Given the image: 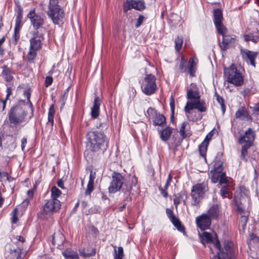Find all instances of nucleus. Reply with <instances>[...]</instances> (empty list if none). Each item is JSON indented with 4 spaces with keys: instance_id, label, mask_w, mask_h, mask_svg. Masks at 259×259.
<instances>
[{
    "instance_id": "f257e3e1",
    "label": "nucleus",
    "mask_w": 259,
    "mask_h": 259,
    "mask_svg": "<svg viewBox=\"0 0 259 259\" xmlns=\"http://www.w3.org/2000/svg\"><path fill=\"white\" fill-rule=\"evenodd\" d=\"M86 146L93 152L103 154L108 147V140L104 133L90 131L86 134Z\"/></svg>"
},
{
    "instance_id": "f03ea898",
    "label": "nucleus",
    "mask_w": 259,
    "mask_h": 259,
    "mask_svg": "<svg viewBox=\"0 0 259 259\" xmlns=\"http://www.w3.org/2000/svg\"><path fill=\"white\" fill-rule=\"evenodd\" d=\"M124 177L119 172H113L112 175V181L108 188L110 193H115L122 188V191L124 194H127L129 196L127 198V201H131L132 197L130 196L131 191L133 186H136L137 180L135 177L130 178L128 182L124 183Z\"/></svg>"
},
{
    "instance_id": "7ed1b4c3",
    "label": "nucleus",
    "mask_w": 259,
    "mask_h": 259,
    "mask_svg": "<svg viewBox=\"0 0 259 259\" xmlns=\"http://www.w3.org/2000/svg\"><path fill=\"white\" fill-rule=\"evenodd\" d=\"M187 98L189 100L187 101L184 110L186 113H190L191 111L194 109H197L200 112H204L206 110V105L204 100H200V96L196 84L192 83L190 88L187 91Z\"/></svg>"
},
{
    "instance_id": "20e7f679",
    "label": "nucleus",
    "mask_w": 259,
    "mask_h": 259,
    "mask_svg": "<svg viewBox=\"0 0 259 259\" xmlns=\"http://www.w3.org/2000/svg\"><path fill=\"white\" fill-rule=\"evenodd\" d=\"M224 75L228 83H232L236 87H240L243 83L244 77L234 64L225 69Z\"/></svg>"
},
{
    "instance_id": "39448f33",
    "label": "nucleus",
    "mask_w": 259,
    "mask_h": 259,
    "mask_svg": "<svg viewBox=\"0 0 259 259\" xmlns=\"http://www.w3.org/2000/svg\"><path fill=\"white\" fill-rule=\"evenodd\" d=\"M214 245L218 251V255H214L212 259H232L234 257L233 243L232 242H225L223 248H221L219 240H217Z\"/></svg>"
},
{
    "instance_id": "423d86ee",
    "label": "nucleus",
    "mask_w": 259,
    "mask_h": 259,
    "mask_svg": "<svg viewBox=\"0 0 259 259\" xmlns=\"http://www.w3.org/2000/svg\"><path fill=\"white\" fill-rule=\"evenodd\" d=\"M59 0H50L49 10L47 12L49 17L54 23L58 24L64 17V11L58 5Z\"/></svg>"
},
{
    "instance_id": "0eeeda50",
    "label": "nucleus",
    "mask_w": 259,
    "mask_h": 259,
    "mask_svg": "<svg viewBox=\"0 0 259 259\" xmlns=\"http://www.w3.org/2000/svg\"><path fill=\"white\" fill-rule=\"evenodd\" d=\"M208 190L207 183L203 182L193 186L191 189V195L193 200L192 205L198 204L200 200L204 197L206 191Z\"/></svg>"
},
{
    "instance_id": "6e6552de",
    "label": "nucleus",
    "mask_w": 259,
    "mask_h": 259,
    "mask_svg": "<svg viewBox=\"0 0 259 259\" xmlns=\"http://www.w3.org/2000/svg\"><path fill=\"white\" fill-rule=\"evenodd\" d=\"M27 17L29 19L30 24L33 28V31L45 32L46 29L44 27L45 17L37 14L35 9H33L30 11L27 15Z\"/></svg>"
},
{
    "instance_id": "1a4fd4ad",
    "label": "nucleus",
    "mask_w": 259,
    "mask_h": 259,
    "mask_svg": "<svg viewBox=\"0 0 259 259\" xmlns=\"http://www.w3.org/2000/svg\"><path fill=\"white\" fill-rule=\"evenodd\" d=\"M27 115V112L22 107L17 106L12 108L9 112V120L10 123L15 125L24 121Z\"/></svg>"
},
{
    "instance_id": "9d476101",
    "label": "nucleus",
    "mask_w": 259,
    "mask_h": 259,
    "mask_svg": "<svg viewBox=\"0 0 259 259\" xmlns=\"http://www.w3.org/2000/svg\"><path fill=\"white\" fill-rule=\"evenodd\" d=\"M222 163L219 162L214 164V168L210 171L211 174V181L216 183L219 182L220 184H226L228 182L226 174L223 172Z\"/></svg>"
},
{
    "instance_id": "9b49d317",
    "label": "nucleus",
    "mask_w": 259,
    "mask_h": 259,
    "mask_svg": "<svg viewBox=\"0 0 259 259\" xmlns=\"http://www.w3.org/2000/svg\"><path fill=\"white\" fill-rule=\"evenodd\" d=\"M155 81L154 75L151 74L146 75L141 85L142 91L145 94L149 96L155 93L157 89Z\"/></svg>"
},
{
    "instance_id": "f8f14e48",
    "label": "nucleus",
    "mask_w": 259,
    "mask_h": 259,
    "mask_svg": "<svg viewBox=\"0 0 259 259\" xmlns=\"http://www.w3.org/2000/svg\"><path fill=\"white\" fill-rule=\"evenodd\" d=\"M61 207L60 202L59 200L50 199L46 203L43 207L42 210L40 212V217L45 218L44 214H48L58 211Z\"/></svg>"
},
{
    "instance_id": "ddd939ff",
    "label": "nucleus",
    "mask_w": 259,
    "mask_h": 259,
    "mask_svg": "<svg viewBox=\"0 0 259 259\" xmlns=\"http://www.w3.org/2000/svg\"><path fill=\"white\" fill-rule=\"evenodd\" d=\"M29 34L31 35L30 39V48L34 50H38L41 48L42 41L44 39V32L31 31Z\"/></svg>"
},
{
    "instance_id": "4468645a",
    "label": "nucleus",
    "mask_w": 259,
    "mask_h": 259,
    "mask_svg": "<svg viewBox=\"0 0 259 259\" xmlns=\"http://www.w3.org/2000/svg\"><path fill=\"white\" fill-rule=\"evenodd\" d=\"M123 11L124 13H126L128 10L132 9H135L138 11H142L145 8V3L143 1L141 0H126L123 4Z\"/></svg>"
},
{
    "instance_id": "2eb2a0df",
    "label": "nucleus",
    "mask_w": 259,
    "mask_h": 259,
    "mask_svg": "<svg viewBox=\"0 0 259 259\" xmlns=\"http://www.w3.org/2000/svg\"><path fill=\"white\" fill-rule=\"evenodd\" d=\"M255 136L254 132L249 128L245 131L244 135H240L238 139V143L241 145H244L248 146H251L254 141Z\"/></svg>"
},
{
    "instance_id": "dca6fc26",
    "label": "nucleus",
    "mask_w": 259,
    "mask_h": 259,
    "mask_svg": "<svg viewBox=\"0 0 259 259\" xmlns=\"http://www.w3.org/2000/svg\"><path fill=\"white\" fill-rule=\"evenodd\" d=\"M211 219L206 213H203L196 219L197 226L201 230L208 229L211 225Z\"/></svg>"
},
{
    "instance_id": "f3484780",
    "label": "nucleus",
    "mask_w": 259,
    "mask_h": 259,
    "mask_svg": "<svg viewBox=\"0 0 259 259\" xmlns=\"http://www.w3.org/2000/svg\"><path fill=\"white\" fill-rule=\"evenodd\" d=\"M222 37V41L219 43V46L222 51H226L235 43V39L233 35L229 34H226Z\"/></svg>"
},
{
    "instance_id": "a211bd4d",
    "label": "nucleus",
    "mask_w": 259,
    "mask_h": 259,
    "mask_svg": "<svg viewBox=\"0 0 259 259\" xmlns=\"http://www.w3.org/2000/svg\"><path fill=\"white\" fill-rule=\"evenodd\" d=\"M241 54L243 57L246 59V62L255 67V59L257 57V53L245 49L241 51Z\"/></svg>"
},
{
    "instance_id": "6ab92c4d",
    "label": "nucleus",
    "mask_w": 259,
    "mask_h": 259,
    "mask_svg": "<svg viewBox=\"0 0 259 259\" xmlns=\"http://www.w3.org/2000/svg\"><path fill=\"white\" fill-rule=\"evenodd\" d=\"M101 103V101L100 98L96 97L94 99L93 106L91 108V115L92 118L95 119L99 116Z\"/></svg>"
},
{
    "instance_id": "aec40b11",
    "label": "nucleus",
    "mask_w": 259,
    "mask_h": 259,
    "mask_svg": "<svg viewBox=\"0 0 259 259\" xmlns=\"http://www.w3.org/2000/svg\"><path fill=\"white\" fill-rule=\"evenodd\" d=\"M259 31L256 30V31L249 32L248 33H245L243 35V37L245 41H251L254 44H256L259 41Z\"/></svg>"
},
{
    "instance_id": "412c9836",
    "label": "nucleus",
    "mask_w": 259,
    "mask_h": 259,
    "mask_svg": "<svg viewBox=\"0 0 259 259\" xmlns=\"http://www.w3.org/2000/svg\"><path fill=\"white\" fill-rule=\"evenodd\" d=\"M220 213V206L218 204H213L208 210L206 214L211 219L216 220L218 218Z\"/></svg>"
},
{
    "instance_id": "4be33fe9",
    "label": "nucleus",
    "mask_w": 259,
    "mask_h": 259,
    "mask_svg": "<svg viewBox=\"0 0 259 259\" xmlns=\"http://www.w3.org/2000/svg\"><path fill=\"white\" fill-rule=\"evenodd\" d=\"M197 64V60L196 57H192L189 61V64L188 66V72L193 77L195 76V73L196 70V66Z\"/></svg>"
},
{
    "instance_id": "5701e85b",
    "label": "nucleus",
    "mask_w": 259,
    "mask_h": 259,
    "mask_svg": "<svg viewBox=\"0 0 259 259\" xmlns=\"http://www.w3.org/2000/svg\"><path fill=\"white\" fill-rule=\"evenodd\" d=\"M95 179V173L93 174L92 171L91 172L90 175L89 181L87 185V189L85 192L86 196L90 195L94 189V183Z\"/></svg>"
},
{
    "instance_id": "b1692460",
    "label": "nucleus",
    "mask_w": 259,
    "mask_h": 259,
    "mask_svg": "<svg viewBox=\"0 0 259 259\" xmlns=\"http://www.w3.org/2000/svg\"><path fill=\"white\" fill-rule=\"evenodd\" d=\"M22 250L19 247L11 249L9 254L6 256V259H21Z\"/></svg>"
},
{
    "instance_id": "393cba45",
    "label": "nucleus",
    "mask_w": 259,
    "mask_h": 259,
    "mask_svg": "<svg viewBox=\"0 0 259 259\" xmlns=\"http://www.w3.org/2000/svg\"><path fill=\"white\" fill-rule=\"evenodd\" d=\"M62 254L65 259H80L77 252L70 248L64 250Z\"/></svg>"
},
{
    "instance_id": "a878e982",
    "label": "nucleus",
    "mask_w": 259,
    "mask_h": 259,
    "mask_svg": "<svg viewBox=\"0 0 259 259\" xmlns=\"http://www.w3.org/2000/svg\"><path fill=\"white\" fill-rule=\"evenodd\" d=\"M2 76L4 78L5 80L7 82L11 81L13 79L11 70L10 68L7 67V66L4 65L2 67Z\"/></svg>"
},
{
    "instance_id": "bb28decb",
    "label": "nucleus",
    "mask_w": 259,
    "mask_h": 259,
    "mask_svg": "<svg viewBox=\"0 0 259 259\" xmlns=\"http://www.w3.org/2000/svg\"><path fill=\"white\" fill-rule=\"evenodd\" d=\"M174 203L176 206V208H177L178 205L181 203L182 200H183L184 197H186V198H187V195L185 192L181 191L179 193L174 194Z\"/></svg>"
},
{
    "instance_id": "cd10ccee",
    "label": "nucleus",
    "mask_w": 259,
    "mask_h": 259,
    "mask_svg": "<svg viewBox=\"0 0 259 259\" xmlns=\"http://www.w3.org/2000/svg\"><path fill=\"white\" fill-rule=\"evenodd\" d=\"M55 113V108L53 105H51L49 108L48 112V121L47 125L50 126L51 128L53 127L54 125V116Z\"/></svg>"
},
{
    "instance_id": "c85d7f7f",
    "label": "nucleus",
    "mask_w": 259,
    "mask_h": 259,
    "mask_svg": "<svg viewBox=\"0 0 259 259\" xmlns=\"http://www.w3.org/2000/svg\"><path fill=\"white\" fill-rule=\"evenodd\" d=\"M79 253L81 256L87 258L94 256L96 254V249L95 248H92L91 251H90L88 249L86 250L85 248H83L79 249Z\"/></svg>"
},
{
    "instance_id": "c756f323",
    "label": "nucleus",
    "mask_w": 259,
    "mask_h": 259,
    "mask_svg": "<svg viewBox=\"0 0 259 259\" xmlns=\"http://www.w3.org/2000/svg\"><path fill=\"white\" fill-rule=\"evenodd\" d=\"M214 24L222 22L223 19L222 11L219 9H214L213 12Z\"/></svg>"
},
{
    "instance_id": "7c9ffc66",
    "label": "nucleus",
    "mask_w": 259,
    "mask_h": 259,
    "mask_svg": "<svg viewBox=\"0 0 259 259\" xmlns=\"http://www.w3.org/2000/svg\"><path fill=\"white\" fill-rule=\"evenodd\" d=\"M171 133L172 128L169 127H167L161 132L160 138L163 141H166L169 139Z\"/></svg>"
},
{
    "instance_id": "2f4dec72",
    "label": "nucleus",
    "mask_w": 259,
    "mask_h": 259,
    "mask_svg": "<svg viewBox=\"0 0 259 259\" xmlns=\"http://www.w3.org/2000/svg\"><path fill=\"white\" fill-rule=\"evenodd\" d=\"M153 125H162V124L165 122V117L161 114L158 113L153 119H152Z\"/></svg>"
},
{
    "instance_id": "473e14b6",
    "label": "nucleus",
    "mask_w": 259,
    "mask_h": 259,
    "mask_svg": "<svg viewBox=\"0 0 259 259\" xmlns=\"http://www.w3.org/2000/svg\"><path fill=\"white\" fill-rule=\"evenodd\" d=\"M199 236L201 239V242L203 244L205 243H208L212 242V238L211 234L207 232H203L202 234L199 233Z\"/></svg>"
},
{
    "instance_id": "72a5a7b5",
    "label": "nucleus",
    "mask_w": 259,
    "mask_h": 259,
    "mask_svg": "<svg viewBox=\"0 0 259 259\" xmlns=\"http://www.w3.org/2000/svg\"><path fill=\"white\" fill-rule=\"evenodd\" d=\"M170 221L174 225V226L180 232H184L185 231V228L184 226L181 224V222L175 216L172 217V218L170 219Z\"/></svg>"
},
{
    "instance_id": "f704fd0d",
    "label": "nucleus",
    "mask_w": 259,
    "mask_h": 259,
    "mask_svg": "<svg viewBox=\"0 0 259 259\" xmlns=\"http://www.w3.org/2000/svg\"><path fill=\"white\" fill-rule=\"evenodd\" d=\"M248 116V112L244 107H241L235 113V116L237 118H244L247 117Z\"/></svg>"
},
{
    "instance_id": "c9c22d12",
    "label": "nucleus",
    "mask_w": 259,
    "mask_h": 259,
    "mask_svg": "<svg viewBox=\"0 0 259 259\" xmlns=\"http://www.w3.org/2000/svg\"><path fill=\"white\" fill-rule=\"evenodd\" d=\"M114 258L116 259H123L124 256L123 249L122 247L119 246L118 247V250H116V247L114 246Z\"/></svg>"
},
{
    "instance_id": "e433bc0d",
    "label": "nucleus",
    "mask_w": 259,
    "mask_h": 259,
    "mask_svg": "<svg viewBox=\"0 0 259 259\" xmlns=\"http://www.w3.org/2000/svg\"><path fill=\"white\" fill-rule=\"evenodd\" d=\"M215 26L218 32L223 36L227 34V29L223 24L222 22L215 24Z\"/></svg>"
},
{
    "instance_id": "4c0bfd02",
    "label": "nucleus",
    "mask_w": 259,
    "mask_h": 259,
    "mask_svg": "<svg viewBox=\"0 0 259 259\" xmlns=\"http://www.w3.org/2000/svg\"><path fill=\"white\" fill-rule=\"evenodd\" d=\"M22 15L21 12L18 13L16 20H15V26L14 30H20L22 24Z\"/></svg>"
},
{
    "instance_id": "58836bf2",
    "label": "nucleus",
    "mask_w": 259,
    "mask_h": 259,
    "mask_svg": "<svg viewBox=\"0 0 259 259\" xmlns=\"http://www.w3.org/2000/svg\"><path fill=\"white\" fill-rule=\"evenodd\" d=\"M61 191L56 186H53L51 188L52 199L58 200L57 198L61 195Z\"/></svg>"
},
{
    "instance_id": "ea45409f",
    "label": "nucleus",
    "mask_w": 259,
    "mask_h": 259,
    "mask_svg": "<svg viewBox=\"0 0 259 259\" xmlns=\"http://www.w3.org/2000/svg\"><path fill=\"white\" fill-rule=\"evenodd\" d=\"M208 145V143L205 142H203L199 146L200 154L205 158L206 157V153L207 151Z\"/></svg>"
},
{
    "instance_id": "a19ab883",
    "label": "nucleus",
    "mask_w": 259,
    "mask_h": 259,
    "mask_svg": "<svg viewBox=\"0 0 259 259\" xmlns=\"http://www.w3.org/2000/svg\"><path fill=\"white\" fill-rule=\"evenodd\" d=\"M157 110L152 107H149L147 111V117L152 119L158 114Z\"/></svg>"
},
{
    "instance_id": "79ce46f5",
    "label": "nucleus",
    "mask_w": 259,
    "mask_h": 259,
    "mask_svg": "<svg viewBox=\"0 0 259 259\" xmlns=\"http://www.w3.org/2000/svg\"><path fill=\"white\" fill-rule=\"evenodd\" d=\"M188 124L187 122H184L182 123L181 126L180 128L179 132H180L181 136L182 137L183 139L189 136L188 134H186L185 132V129H186V126Z\"/></svg>"
},
{
    "instance_id": "37998d69",
    "label": "nucleus",
    "mask_w": 259,
    "mask_h": 259,
    "mask_svg": "<svg viewBox=\"0 0 259 259\" xmlns=\"http://www.w3.org/2000/svg\"><path fill=\"white\" fill-rule=\"evenodd\" d=\"M220 194L223 198L227 197L229 198H231L229 196L228 188L226 186H223L221 187L220 190Z\"/></svg>"
},
{
    "instance_id": "c03bdc74",
    "label": "nucleus",
    "mask_w": 259,
    "mask_h": 259,
    "mask_svg": "<svg viewBox=\"0 0 259 259\" xmlns=\"http://www.w3.org/2000/svg\"><path fill=\"white\" fill-rule=\"evenodd\" d=\"M215 96L216 97V99H217V101L218 102V103L220 104V105L221 106V109H222L223 113H224L225 112V110H226V107H225V105L224 104V99H223L222 97L220 96L217 93V92H215Z\"/></svg>"
},
{
    "instance_id": "a18cd8bd",
    "label": "nucleus",
    "mask_w": 259,
    "mask_h": 259,
    "mask_svg": "<svg viewBox=\"0 0 259 259\" xmlns=\"http://www.w3.org/2000/svg\"><path fill=\"white\" fill-rule=\"evenodd\" d=\"M250 147V146L242 145L241 151V156L243 160L245 161H247V159L246 158V156L247 154V150Z\"/></svg>"
},
{
    "instance_id": "49530a36",
    "label": "nucleus",
    "mask_w": 259,
    "mask_h": 259,
    "mask_svg": "<svg viewBox=\"0 0 259 259\" xmlns=\"http://www.w3.org/2000/svg\"><path fill=\"white\" fill-rule=\"evenodd\" d=\"M175 48L176 50L179 52L180 51L183 42V39L179 36H177L175 39Z\"/></svg>"
},
{
    "instance_id": "de8ad7c7",
    "label": "nucleus",
    "mask_w": 259,
    "mask_h": 259,
    "mask_svg": "<svg viewBox=\"0 0 259 259\" xmlns=\"http://www.w3.org/2000/svg\"><path fill=\"white\" fill-rule=\"evenodd\" d=\"M187 62L186 61L182 58L181 62L179 64V70L181 72H185L188 70V67H186Z\"/></svg>"
},
{
    "instance_id": "09e8293b",
    "label": "nucleus",
    "mask_w": 259,
    "mask_h": 259,
    "mask_svg": "<svg viewBox=\"0 0 259 259\" xmlns=\"http://www.w3.org/2000/svg\"><path fill=\"white\" fill-rule=\"evenodd\" d=\"M36 51L37 50H34V49H31L30 47V51L27 55V59L29 61H32L34 59L36 55Z\"/></svg>"
},
{
    "instance_id": "8fccbe9b",
    "label": "nucleus",
    "mask_w": 259,
    "mask_h": 259,
    "mask_svg": "<svg viewBox=\"0 0 259 259\" xmlns=\"http://www.w3.org/2000/svg\"><path fill=\"white\" fill-rule=\"evenodd\" d=\"M13 43L17 44L18 40L20 38V30H14V34L13 35Z\"/></svg>"
},
{
    "instance_id": "3c124183",
    "label": "nucleus",
    "mask_w": 259,
    "mask_h": 259,
    "mask_svg": "<svg viewBox=\"0 0 259 259\" xmlns=\"http://www.w3.org/2000/svg\"><path fill=\"white\" fill-rule=\"evenodd\" d=\"M24 95L25 97H26V98L27 99V101H28V102L29 103L30 107H31L32 110H33V105H32V104L31 103V102H30V96H31V92H30V90L28 89V90H25L24 92Z\"/></svg>"
},
{
    "instance_id": "603ef678",
    "label": "nucleus",
    "mask_w": 259,
    "mask_h": 259,
    "mask_svg": "<svg viewBox=\"0 0 259 259\" xmlns=\"http://www.w3.org/2000/svg\"><path fill=\"white\" fill-rule=\"evenodd\" d=\"M18 212V209L15 208L11 213L12 215V222L13 224H15L18 221V218L17 217V213Z\"/></svg>"
},
{
    "instance_id": "864d4df0",
    "label": "nucleus",
    "mask_w": 259,
    "mask_h": 259,
    "mask_svg": "<svg viewBox=\"0 0 259 259\" xmlns=\"http://www.w3.org/2000/svg\"><path fill=\"white\" fill-rule=\"evenodd\" d=\"M144 19H145L144 16L142 15H140L137 20V22L135 25L136 28L139 27L143 23Z\"/></svg>"
},
{
    "instance_id": "5fc2aeb1",
    "label": "nucleus",
    "mask_w": 259,
    "mask_h": 259,
    "mask_svg": "<svg viewBox=\"0 0 259 259\" xmlns=\"http://www.w3.org/2000/svg\"><path fill=\"white\" fill-rule=\"evenodd\" d=\"M53 78L51 76H47L45 79V86L48 87L52 84Z\"/></svg>"
},
{
    "instance_id": "6e6d98bb",
    "label": "nucleus",
    "mask_w": 259,
    "mask_h": 259,
    "mask_svg": "<svg viewBox=\"0 0 259 259\" xmlns=\"http://www.w3.org/2000/svg\"><path fill=\"white\" fill-rule=\"evenodd\" d=\"M159 190L160 191V193L165 198H166L168 196V193L167 192V191L166 189H165L164 188L161 187H159Z\"/></svg>"
},
{
    "instance_id": "4d7b16f0",
    "label": "nucleus",
    "mask_w": 259,
    "mask_h": 259,
    "mask_svg": "<svg viewBox=\"0 0 259 259\" xmlns=\"http://www.w3.org/2000/svg\"><path fill=\"white\" fill-rule=\"evenodd\" d=\"M6 101L0 99V111H3L6 107Z\"/></svg>"
},
{
    "instance_id": "13d9d810",
    "label": "nucleus",
    "mask_w": 259,
    "mask_h": 259,
    "mask_svg": "<svg viewBox=\"0 0 259 259\" xmlns=\"http://www.w3.org/2000/svg\"><path fill=\"white\" fill-rule=\"evenodd\" d=\"M166 212L169 220L171 219L172 217H175L173 211L168 208L166 209Z\"/></svg>"
},
{
    "instance_id": "bf43d9fd",
    "label": "nucleus",
    "mask_w": 259,
    "mask_h": 259,
    "mask_svg": "<svg viewBox=\"0 0 259 259\" xmlns=\"http://www.w3.org/2000/svg\"><path fill=\"white\" fill-rule=\"evenodd\" d=\"M249 238L250 241L255 240L257 241H259V237L253 233H251L249 235Z\"/></svg>"
},
{
    "instance_id": "052dcab7",
    "label": "nucleus",
    "mask_w": 259,
    "mask_h": 259,
    "mask_svg": "<svg viewBox=\"0 0 259 259\" xmlns=\"http://www.w3.org/2000/svg\"><path fill=\"white\" fill-rule=\"evenodd\" d=\"M27 144V139L26 138H23L21 140V149L23 151L24 148Z\"/></svg>"
},
{
    "instance_id": "680f3d73",
    "label": "nucleus",
    "mask_w": 259,
    "mask_h": 259,
    "mask_svg": "<svg viewBox=\"0 0 259 259\" xmlns=\"http://www.w3.org/2000/svg\"><path fill=\"white\" fill-rule=\"evenodd\" d=\"M14 238L16 239V240L21 242L22 243H24L25 241V238L21 236L17 235Z\"/></svg>"
},
{
    "instance_id": "e2e57ef3",
    "label": "nucleus",
    "mask_w": 259,
    "mask_h": 259,
    "mask_svg": "<svg viewBox=\"0 0 259 259\" xmlns=\"http://www.w3.org/2000/svg\"><path fill=\"white\" fill-rule=\"evenodd\" d=\"M29 203V199H25L22 202L21 205H22V207H23L24 208H26L28 206Z\"/></svg>"
},
{
    "instance_id": "0e129e2a",
    "label": "nucleus",
    "mask_w": 259,
    "mask_h": 259,
    "mask_svg": "<svg viewBox=\"0 0 259 259\" xmlns=\"http://www.w3.org/2000/svg\"><path fill=\"white\" fill-rule=\"evenodd\" d=\"M7 92V95L5 100L7 101V100L9 99L10 95L12 94V89L11 88H8L6 91Z\"/></svg>"
},
{
    "instance_id": "69168bd1",
    "label": "nucleus",
    "mask_w": 259,
    "mask_h": 259,
    "mask_svg": "<svg viewBox=\"0 0 259 259\" xmlns=\"http://www.w3.org/2000/svg\"><path fill=\"white\" fill-rule=\"evenodd\" d=\"M212 137V134L211 133H209L205 137L204 140L203 142H205L209 144V142L210 140Z\"/></svg>"
},
{
    "instance_id": "338daca9",
    "label": "nucleus",
    "mask_w": 259,
    "mask_h": 259,
    "mask_svg": "<svg viewBox=\"0 0 259 259\" xmlns=\"http://www.w3.org/2000/svg\"><path fill=\"white\" fill-rule=\"evenodd\" d=\"M170 106L171 112L174 113L175 110V101L173 98L171 99V101L170 102Z\"/></svg>"
},
{
    "instance_id": "774afa93",
    "label": "nucleus",
    "mask_w": 259,
    "mask_h": 259,
    "mask_svg": "<svg viewBox=\"0 0 259 259\" xmlns=\"http://www.w3.org/2000/svg\"><path fill=\"white\" fill-rule=\"evenodd\" d=\"M57 185L59 187L62 188V189H64V183H63V181L62 180H59L57 182Z\"/></svg>"
}]
</instances>
